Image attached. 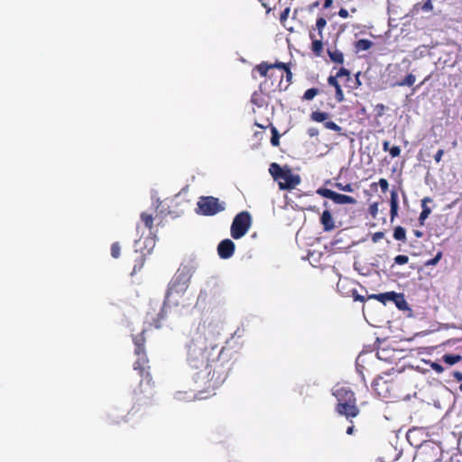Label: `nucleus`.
Masks as SVG:
<instances>
[{
  "instance_id": "f257e3e1",
  "label": "nucleus",
  "mask_w": 462,
  "mask_h": 462,
  "mask_svg": "<svg viewBox=\"0 0 462 462\" xmlns=\"http://www.w3.org/2000/svg\"><path fill=\"white\" fill-rule=\"evenodd\" d=\"M215 332L208 330L206 334L197 333L187 346V361L189 365L199 370L195 374V382L204 390L216 389L227 378L232 369L234 351L226 346L217 351Z\"/></svg>"
},
{
  "instance_id": "f03ea898",
  "label": "nucleus",
  "mask_w": 462,
  "mask_h": 462,
  "mask_svg": "<svg viewBox=\"0 0 462 462\" xmlns=\"http://www.w3.org/2000/svg\"><path fill=\"white\" fill-rule=\"evenodd\" d=\"M143 331L139 335L134 337L133 341L135 346L134 354L137 356L136 361L133 367L137 371L141 381L133 391L134 404L131 411H138L140 406H149L152 404V398L154 395V383L150 374L149 359L145 353V337Z\"/></svg>"
},
{
  "instance_id": "7ed1b4c3",
  "label": "nucleus",
  "mask_w": 462,
  "mask_h": 462,
  "mask_svg": "<svg viewBox=\"0 0 462 462\" xmlns=\"http://www.w3.org/2000/svg\"><path fill=\"white\" fill-rule=\"evenodd\" d=\"M191 278L190 268L188 265L180 266L171 278L163 300V305L157 315L155 327L161 328L160 322L163 320L167 314V308L179 306L184 298L185 292L189 287Z\"/></svg>"
},
{
  "instance_id": "20e7f679",
  "label": "nucleus",
  "mask_w": 462,
  "mask_h": 462,
  "mask_svg": "<svg viewBox=\"0 0 462 462\" xmlns=\"http://www.w3.org/2000/svg\"><path fill=\"white\" fill-rule=\"evenodd\" d=\"M333 395L337 402L336 411L352 423V420L360 413L354 391L346 385H337L333 390Z\"/></svg>"
},
{
  "instance_id": "39448f33",
  "label": "nucleus",
  "mask_w": 462,
  "mask_h": 462,
  "mask_svg": "<svg viewBox=\"0 0 462 462\" xmlns=\"http://www.w3.org/2000/svg\"><path fill=\"white\" fill-rule=\"evenodd\" d=\"M252 217L249 212L242 211L236 215L230 227L231 236L237 240L242 238L250 229Z\"/></svg>"
},
{
  "instance_id": "423d86ee",
  "label": "nucleus",
  "mask_w": 462,
  "mask_h": 462,
  "mask_svg": "<svg viewBox=\"0 0 462 462\" xmlns=\"http://www.w3.org/2000/svg\"><path fill=\"white\" fill-rule=\"evenodd\" d=\"M225 209L219 199L215 197H200L197 203V213L202 216H214Z\"/></svg>"
},
{
  "instance_id": "0eeeda50",
  "label": "nucleus",
  "mask_w": 462,
  "mask_h": 462,
  "mask_svg": "<svg viewBox=\"0 0 462 462\" xmlns=\"http://www.w3.org/2000/svg\"><path fill=\"white\" fill-rule=\"evenodd\" d=\"M372 388L378 397L388 399L393 395L394 383L385 380L383 376H378L373 381Z\"/></svg>"
},
{
  "instance_id": "6e6552de",
  "label": "nucleus",
  "mask_w": 462,
  "mask_h": 462,
  "mask_svg": "<svg viewBox=\"0 0 462 462\" xmlns=\"http://www.w3.org/2000/svg\"><path fill=\"white\" fill-rule=\"evenodd\" d=\"M317 193L324 198L331 199L334 203L339 205L355 204L356 202V199L351 196L339 194L326 188L318 189Z\"/></svg>"
},
{
  "instance_id": "1a4fd4ad",
  "label": "nucleus",
  "mask_w": 462,
  "mask_h": 462,
  "mask_svg": "<svg viewBox=\"0 0 462 462\" xmlns=\"http://www.w3.org/2000/svg\"><path fill=\"white\" fill-rule=\"evenodd\" d=\"M273 180L277 182L279 188L282 190H291L295 189L301 181L300 175H272Z\"/></svg>"
},
{
  "instance_id": "9d476101",
  "label": "nucleus",
  "mask_w": 462,
  "mask_h": 462,
  "mask_svg": "<svg viewBox=\"0 0 462 462\" xmlns=\"http://www.w3.org/2000/svg\"><path fill=\"white\" fill-rule=\"evenodd\" d=\"M236 245L231 239H224L217 245V254L221 259H229L233 256Z\"/></svg>"
},
{
  "instance_id": "9b49d317",
  "label": "nucleus",
  "mask_w": 462,
  "mask_h": 462,
  "mask_svg": "<svg viewBox=\"0 0 462 462\" xmlns=\"http://www.w3.org/2000/svg\"><path fill=\"white\" fill-rule=\"evenodd\" d=\"M399 209V196L396 189H393L391 190V198H390V216L391 222H393L395 217L398 216Z\"/></svg>"
},
{
  "instance_id": "f8f14e48",
  "label": "nucleus",
  "mask_w": 462,
  "mask_h": 462,
  "mask_svg": "<svg viewBox=\"0 0 462 462\" xmlns=\"http://www.w3.org/2000/svg\"><path fill=\"white\" fill-rule=\"evenodd\" d=\"M320 223L323 226L324 231H331L335 228V222L328 209H325L321 214Z\"/></svg>"
},
{
  "instance_id": "ddd939ff",
  "label": "nucleus",
  "mask_w": 462,
  "mask_h": 462,
  "mask_svg": "<svg viewBox=\"0 0 462 462\" xmlns=\"http://www.w3.org/2000/svg\"><path fill=\"white\" fill-rule=\"evenodd\" d=\"M392 301L400 310H410L409 305L405 300L403 293L395 292L393 295Z\"/></svg>"
},
{
  "instance_id": "4468645a",
  "label": "nucleus",
  "mask_w": 462,
  "mask_h": 462,
  "mask_svg": "<svg viewBox=\"0 0 462 462\" xmlns=\"http://www.w3.org/2000/svg\"><path fill=\"white\" fill-rule=\"evenodd\" d=\"M431 201H432L431 199L429 197L424 198L421 201L422 202L421 203L422 211L420 212V217H419V222H420V226H424L425 220L429 217V216L431 213L430 208L427 206V202H431Z\"/></svg>"
},
{
  "instance_id": "2eb2a0df",
  "label": "nucleus",
  "mask_w": 462,
  "mask_h": 462,
  "mask_svg": "<svg viewBox=\"0 0 462 462\" xmlns=\"http://www.w3.org/2000/svg\"><path fill=\"white\" fill-rule=\"evenodd\" d=\"M328 54L332 61L342 64L344 62V55L343 53L338 50H328Z\"/></svg>"
},
{
  "instance_id": "dca6fc26",
  "label": "nucleus",
  "mask_w": 462,
  "mask_h": 462,
  "mask_svg": "<svg viewBox=\"0 0 462 462\" xmlns=\"http://www.w3.org/2000/svg\"><path fill=\"white\" fill-rule=\"evenodd\" d=\"M442 360L446 364H448L449 365H453L460 362L462 360V356L460 355L445 354L442 356Z\"/></svg>"
},
{
  "instance_id": "f3484780",
  "label": "nucleus",
  "mask_w": 462,
  "mask_h": 462,
  "mask_svg": "<svg viewBox=\"0 0 462 462\" xmlns=\"http://www.w3.org/2000/svg\"><path fill=\"white\" fill-rule=\"evenodd\" d=\"M141 220L143 221V223L146 228H148L150 231L152 229L153 217H152V214L143 212L141 214Z\"/></svg>"
},
{
  "instance_id": "a211bd4d",
  "label": "nucleus",
  "mask_w": 462,
  "mask_h": 462,
  "mask_svg": "<svg viewBox=\"0 0 462 462\" xmlns=\"http://www.w3.org/2000/svg\"><path fill=\"white\" fill-rule=\"evenodd\" d=\"M310 37L313 40V42H312V51L316 55L319 56L321 51H322V49H323L322 41L321 40L314 39V34L313 33H310Z\"/></svg>"
},
{
  "instance_id": "6ab92c4d",
  "label": "nucleus",
  "mask_w": 462,
  "mask_h": 462,
  "mask_svg": "<svg viewBox=\"0 0 462 462\" xmlns=\"http://www.w3.org/2000/svg\"><path fill=\"white\" fill-rule=\"evenodd\" d=\"M372 45L373 42L367 39H361L356 42V48L357 51H367L372 47Z\"/></svg>"
},
{
  "instance_id": "aec40b11",
  "label": "nucleus",
  "mask_w": 462,
  "mask_h": 462,
  "mask_svg": "<svg viewBox=\"0 0 462 462\" xmlns=\"http://www.w3.org/2000/svg\"><path fill=\"white\" fill-rule=\"evenodd\" d=\"M393 238L398 241H406V231L402 226H396L393 230Z\"/></svg>"
},
{
  "instance_id": "412c9836",
  "label": "nucleus",
  "mask_w": 462,
  "mask_h": 462,
  "mask_svg": "<svg viewBox=\"0 0 462 462\" xmlns=\"http://www.w3.org/2000/svg\"><path fill=\"white\" fill-rule=\"evenodd\" d=\"M311 119L316 122H324L329 117V114L327 112L314 111L310 116Z\"/></svg>"
},
{
  "instance_id": "4be33fe9",
  "label": "nucleus",
  "mask_w": 462,
  "mask_h": 462,
  "mask_svg": "<svg viewBox=\"0 0 462 462\" xmlns=\"http://www.w3.org/2000/svg\"><path fill=\"white\" fill-rule=\"evenodd\" d=\"M367 212L373 219H376L379 212V202L371 203Z\"/></svg>"
},
{
  "instance_id": "5701e85b",
  "label": "nucleus",
  "mask_w": 462,
  "mask_h": 462,
  "mask_svg": "<svg viewBox=\"0 0 462 462\" xmlns=\"http://www.w3.org/2000/svg\"><path fill=\"white\" fill-rule=\"evenodd\" d=\"M394 291H387L383 293H378V301L385 305L388 301H392V298Z\"/></svg>"
},
{
  "instance_id": "b1692460",
  "label": "nucleus",
  "mask_w": 462,
  "mask_h": 462,
  "mask_svg": "<svg viewBox=\"0 0 462 462\" xmlns=\"http://www.w3.org/2000/svg\"><path fill=\"white\" fill-rule=\"evenodd\" d=\"M415 80V76L413 74H409L405 77V79L402 81L398 82L396 85L411 87L414 84Z\"/></svg>"
},
{
  "instance_id": "393cba45",
  "label": "nucleus",
  "mask_w": 462,
  "mask_h": 462,
  "mask_svg": "<svg viewBox=\"0 0 462 462\" xmlns=\"http://www.w3.org/2000/svg\"><path fill=\"white\" fill-rule=\"evenodd\" d=\"M270 69H272V66L266 62H262L256 67V69L263 77H265L267 75V72Z\"/></svg>"
},
{
  "instance_id": "a878e982",
  "label": "nucleus",
  "mask_w": 462,
  "mask_h": 462,
  "mask_svg": "<svg viewBox=\"0 0 462 462\" xmlns=\"http://www.w3.org/2000/svg\"><path fill=\"white\" fill-rule=\"evenodd\" d=\"M121 253V245L118 242H115L111 245V255L113 258H118Z\"/></svg>"
},
{
  "instance_id": "bb28decb",
  "label": "nucleus",
  "mask_w": 462,
  "mask_h": 462,
  "mask_svg": "<svg viewBox=\"0 0 462 462\" xmlns=\"http://www.w3.org/2000/svg\"><path fill=\"white\" fill-rule=\"evenodd\" d=\"M339 178H337V180H338ZM335 187H337V189H341V190H344V191H348V192H352L353 191V188H352V184L351 183H346V184H342L341 182L339 181H336L335 184H334Z\"/></svg>"
},
{
  "instance_id": "cd10ccee",
  "label": "nucleus",
  "mask_w": 462,
  "mask_h": 462,
  "mask_svg": "<svg viewBox=\"0 0 462 462\" xmlns=\"http://www.w3.org/2000/svg\"><path fill=\"white\" fill-rule=\"evenodd\" d=\"M327 24V21L323 17L318 18L316 22V27L319 30V35L320 38H322V30Z\"/></svg>"
},
{
  "instance_id": "c85d7f7f",
  "label": "nucleus",
  "mask_w": 462,
  "mask_h": 462,
  "mask_svg": "<svg viewBox=\"0 0 462 462\" xmlns=\"http://www.w3.org/2000/svg\"><path fill=\"white\" fill-rule=\"evenodd\" d=\"M442 255H443V254H442L441 251L438 252V254L435 255V257L428 260L425 263V265L426 266L436 265L440 261V259L442 258Z\"/></svg>"
},
{
  "instance_id": "c756f323",
  "label": "nucleus",
  "mask_w": 462,
  "mask_h": 462,
  "mask_svg": "<svg viewBox=\"0 0 462 462\" xmlns=\"http://www.w3.org/2000/svg\"><path fill=\"white\" fill-rule=\"evenodd\" d=\"M319 90L317 88H309L304 93L303 98L306 100H311L315 97V96L318 94Z\"/></svg>"
},
{
  "instance_id": "7c9ffc66",
  "label": "nucleus",
  "mask_w": 462,
  "mask_h": 462,
  "mask_svg": "<svg viewBox=\"0 0 462 462\" xmlns=\"http://www.w3.org/2000/svg\"><path fill=\"white\" fill-rule=\"evenodd\" d=\"M409 262V257L404 254H399L394 257V263L399 265L406 264Z\"/></svg>"
},
{
  "instance_id": "2f4dec72",
  "label": "nucleus",
  "mask_w": 462,
  "mask_h": 462,
  "mask_svg": "<svg viewBox=\"0 0 462 462\" xmlns=\"http://www.w3.org/2000/svg\"><path fill=\"white\" fill-rule=\"evenodd\" d=\"M269 173H285L282 171V168L275 162L272 163L269 168ZM287 173H291L290 170H288Z\"/></svg>"
},
{
  "instance_id": "473e14b6",
  "label": "nucleus",
  "mask_w": 462,
  "mask_h": 462,
  "mask_svg": "<svg viewBox=\"0 0 462 462\" xmlns=\"http://www.w3.org/2000/svg\"><path fill=\"white\" fill-rule=\"evenodd\" d=\"M324 125H325V127L327 129L333 130L335 132H340L341 131V127L339 125H337L336 123L332 122V121L325 122Z\"/></svg>"
},
{
  "instance_id": "72a5a7b5",
  "label": "nucleus",
  "mask_w": 462,
  "mask_h": 462,
  "mask_svg": "<svg viewBox=\"0 0 462 462\" xmlns=\"http://www.w3.org/2000/svg\"><path fill=\"white\" fill-rule=\"evenodd\" d=\"M143 264H144V257L143 255H141L139 257L138 263L134 264V266L133 268L132 275L136 273L137 272L141 271V269L143 268Z\"/></svg>"
},
{
  "instance_id": "f704fd0d",
  "label": "nucleus",
  "mask_w": 462,
  "mask_h": 462,
  "mask_svg": "<svg viewBox=\"0 0 462 462\" xmlns=\"http://www.w3.org/2000/svg\"><path fill=\"white\" fill-rule=\"evenodd\" d=\"M272 132H273V136L271 138V143L273 146H277L279 144L280 135L275 127H273Z\"/></svg>"
},
{
  "instance_id": "c9c22d12",
  "label": "nucleus",
  "mask_w": 462,
  "mask_h": 462,
  "mask_svg": "<svg viewBox=\"0 0 462 462\" xmlns=\"http://www.w3.org/2000/svg\"><path fill=\"white\" fill-rule=\"evenodd\" d=\"M430 367L437 373V374H441L443 373L444 371V367L439 364V363H436V362H431L430 363Z\"/></svg>"
},
{
  "instance_id": "e433bc0d",
  "label": "nucleus",
  "mask_w": 462,
  "mask_h": 462,
  "mask_svg": "<svg viewBox=\"0 0 462 462\" xmlns=\"http://www.w3.org/2000/svg\"><path fill=\"white\" fill-rule=\"evenodd\" d=\"M352 297L355 301L365 302L366 298L365 296L359 295L356 290H352Z\"/></svg>"
},
{
  "instance_id": "4c0bfd02",
  "label": "nucleus",
  "mask_w": 462,
  "mask_h": 462,
  "mask_svg": "<svg viewBox=\"0 0 462 462\" xmlns=\"http://www.w3.org/2000/svg\"><path fill=\"white\" fill-rule=\"evenodd\" d=\"M337 76H330L328 79V82L330 86H333L336 89L337 88V87H340L337 80Z\"/></svg>"
},
{
  "instance_id": "58836bf2",
  "label": "nucleus",
  "mask_w": 462,
  "mask_h": 462,
  "mask_svg": "<svg viewBox=\"0 0 462 462\" xmlns=\"http://www.w3.org/2000/svg\"><path fill=\"white\" fill-rule=\"evenodd\" d=\"M389 152L392 157H396L400 154L401 149L399 146H393L389 149Z\"/></svg>"
},
{
  "instance_id": "ea45409f",
  "label": "nucleus",
  "mask_w": 462,
  "mask_h": 462,
  "mask_svg": "<svg viewBox=\"0 0 462 462\" xmlns=\"http://www.w3.org/2000/svg\"><path fill=\"white\" fill-rule=\"evenodd\" d=\"M336 99L338 102H342L344 100V94L340 87H337L336 89Z\"/></svg>"
},
{
  "instance_id": "a19ab883",
  "label": "nucleus",
  "mask_w": 462,
  "mask_h": 462,
  "mask_svg": "<svg viewBox=\"0 0 462 462\" xmlns=\"http://www.w3.org/2000/svg\"><path fill=\"white\" fill-rule=\"evenodd\" d=\"M379 185L383 192H386L389 187L388 181L385 179H381L379 180Z\"/></svg>"
},
{
  "instance_id": "79ce46f5",
  "label": "nucleus",
  "mask_w": 462,
  "mask_h": 462,
  "mask_svg": "<svg viewBox=\"0 0 462 462\" xmlns=\"http://www.w3.org/2000/svg\"><path fill=\"white\" fill-rule=\"evenodd\" d=\"M421 9L424 12L431 11L433 9V5H432L431 1L428 0L427 2H425L424 5H422Z\"/></svg>"
},
{
  "instance_id": "37998d69",
  "label": "nucleus",
  "mask_w": 462,
  "mask_h": 462,
  "mask_svg": "<svg viewBox=\"0 0 462 462\" xmlns=\"http://www.w3.org/2000/svg\"><path fill=\"white\" fill-rule=\"evenodd\" d=\"M350 75V72L349 70H347L345 68H341L338 72L337 73V78H341V77H344V76H346L348 77Z\"/></svg>"
},
{
  "instance_id": "c03bdc74",
  "label": "nucleus",
  "mask_w": 462,
  "mask_h": 462,
  "mask_svg": "<svg viewBox=\"0 0 462 462\" xmlns=\"http://www.w3.org/2000/svg\"><path fill=\"white\" fill-rule=\"evenodd\" d=\"M384 234L383 232H376L374 234L373 236V241L374 243L378 242L379 240H381L383 237Z\"/></svg>"
},
{
  "instance_id": "a18cd8bd",
  "label": "nucleus",
  "mask_w": 462,
  "mask_h": 462,
  "mask_svg": "<svg viewBox=\"0 0 462 462\" xmlns=\"http://www.w3.org/2000/svg\"><path fill=\"white\" fill-rule=\"evenodd\" d=\"M289 14H290V8H285L283 10V12L281 14V16H280V20L282 22H283L284 20H286L289 16Z\"/></svg>"
},
{
  "instance_id": "49530a36",
  "label": "nucleus",
  "mask_w": 462,
  "mask_h": 462,
  "mask_svg": "<svg viewBox=\"0 0 462 462\" xmlns=\"http://www.w3.org/2000/svg\"><path fill=\"white\" fill-rule=\"evenodd\" d=\"M270 65L272 66V69L273 68H278V69H287V66L282 62H276L274 64H270Z\"/></svg>"
},
{
  "instance_id": "de8ad7c7",
  "label": "nucleus",
  "mask_w": 462,
  "mask_h": 462,
  "mask_svg": "<svg viewBox=\"0 0 462 462\" xmlns=\"http://www.w3.org/2000/svg\"><path fill=\"white\" fill-rule=\"evenodd\" d=\"M308 134L310 137H313L319 134V131L317 128L311 127L308 130Z\"/></svg>"
},
{
  "instance_id": "09e8293b",
  "label": "nucleus",
  "mask_w": 462,
  "mask_h": 462,
  "mask_svg": "<svg viewBox=\"0 0 462 462\" xmlns=\"http://www.w3.org/2000/svg\"><path fill=\"white\" fill-rule=\"evenodd\" d=\"M444 152L443 150H439L436 154L434 155V159L437 162H439L441 160V157L443 155Z\"/></svg>"
},
{
  "instance_id": "8fccbe9b",
  "label": "nucleus",
  "mask_w": 462,
  "mask_h": 462,
  "mask_svg": "<svg viewBox=\"0 0 462 462\" xmlns=\"http://www.w3.org/2000/svg\"><path fill=\"white\" fill-rule=\"evenodd\" d=\"M453 377L455 378L456 381L461 382L462 381V373L459 371H455L453 373Z\"/></svg>"
},
{
  "instance_id": "3c124183",
  "label": "nucleus",
  "mask_w": 462,
  "mask_h": 462,
  "mask_svg": "<svg viewBox=\"0 0 462 462\" xmlns=\"http://www.w3.org/2000/svg\"><path fill=\"white\" fill-rule=\"evenodd\" d=\"M338 15L342 18H346L348 16V12L346 9L341 8L338 12Z\"/></svg>"
},
{
  "instance_id": "603ef678",
  "label": "nucleus",
  "mask_w": 462,
  "mask_h": 462,
  "mask_svg": "<svg viewBox=\"0 0 462 462\" xmlns=\"http://www.w3.org/2000/svg\"><path fill=\"white\" fill-rule=\"evenodd\" d=\"M413 234L416 237L420 238L423 236V232L420 230H413Z\"/></svg>"
},
{
  "instance_id": "864d4df0",
  "label": "nucleus",
  "mask_w": 462,
  "mask_h": 462,
  "mask_svg": "<svg viewBox=\"0 0 462 462\" xmlns=\"http://www.w3.org/2000/svg\"><path fill=\"white\" fill-rule=\"evenodd\" d=\"M354 430H355V427L353 425H351L346 429V434L352 435L354 433Z\"/></svg>"
},
{
  "instance_id": "5fc2aeb1",
  "label": "nucleus",
  "mask_w": 462,
  "mask_h": 462,
  "mask_svg": "<svg viewBox=\"0 0 462 462\" xmlns=\"http://www.w3.org/2000/svg\"><path fill=\"white\" fill-rule=\"evenodd\" d=\"M332 3H333V0H325L324 7H325V8H328V7H330V6H331V5H332Z\"/></svg>"
},
{
  "instance_id": "6e6d98bb",
  "label": "nucleus",
  "mask_w": 462,
  "mask_h": 462,
  "mask_svg": "<svg viewBox=\"0 0 462 462\" xmlns=\"http://www.w3.org/2000/svg\"><path fill=\"white\" fill-rule=\"evenodd\" d=\"M371 299L378 300V294H371V295H368L366 298V300H371Z\"/></svg>"
},
{
  "instance_id": "4d7b16f0",
  "label": "nucleus",
  "mask_w": 462,
  "mask_h": 462,
  "mask_svg": "<svg viewBox=\"0 0 462 462\" xmlns=\"http://www.w3.org/2000/svg\"><path fill=\"white\" fill-rule=\"evenodd\" d=\"M285 70H286L287 79L290 80L291 78V70L288 68Z\"/></svg>"
},
{
  "instance_id": "13d9d810",
  "label": "nucleus",
  "mask_w": 462,
  "mask_h": 462,
  "mask_svg": "<svg viewBox=\"0 0 462 462\" xmlns=\"http://www.w3.org/2000/svg\"><path fill=\"white\" fill-rule=\"evenodd\" d=\"M358 77H359V73H357V74H356V84H357V85H360L361 83H360V81H359V78H358Z\"/></svg>"
},
{
  "instance_id": "bf43d9fd",
  "label": "nucleus",
  "mask_w": 462,
  "mask_h": 462,
  "mask_svg": "<svg viewBox=\"0 0 462 462\" xmlns=\"http://www.w3.org/2000/svg\"><path fill=\"white\" fill-rule=\"evenodd\" d=\"M388 145H389V143L385 142L383 144L385 150H388Z\"/></svg>"
},
{
  "instance_id": "052dcab7",
  "label": "nucleus",
  "mask_w": 462,
  "mask_h": 462,
  "mask_svg": "<svg viewBox=\"0 0 462 462\" xmlns=\"http://www.w3.org/2000/svg\"><path fill=\"white\" fill-rule=\"evenodd\" d=\"M323 206H324L325 208H328V203L327 201H325V202L323 203Z\"/></svg>"
},
{
  "instance_id": "680f3d73",
  "label": "nucleus",
  "mask_w": 462,
  "mask_h": 462,
  "mask_svg": "<svg viewBox=\"0 0 462 462\" xmlns=\"http://www.w3.org/2000/svg\"><path fill=\"white\" fill-rule=\"evenodd\" d=\"M252 101H253V102H254V103H256L257 98H254V97H253Z\"/></svg>"
},
{
  "instance_id": "e2e57ef3",
  "label": "nucleus",
  "mask_w": 462,
  "mask_h": 462,
  "mask_svg": "<svg viewBox=\"0 0 462 462\" xmlns=\"http://www.w3.org/2000/svg\"><path fill=\"white\" fill-rule=\"evenodd\" d=\"M252 101H253V102H254V103H256L257 98H254V97H253Z\"/></svg>"
},
{
  "instance_id": "0e129e2a",
  "label": "nucleus",
  "mask_w": 462,
  "mask_h": 462,
  "mask_svg": "<svg viewBox=\"0 0 462 462\" xmlns=\"http://www.w3.org/2000/svg\"><path fill=\"white\" fill-rule=\"evenodd\" d=\"M459 390L462 392V383L459 385Z\"/></svg>"
}]
</instances>
